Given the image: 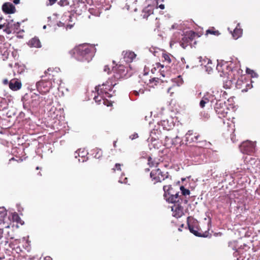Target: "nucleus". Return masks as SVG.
Here are the masks:
<instances>
[{
  "label": "nucleus",
  "mask_w": 260,
  "mask_h": 260,
  "mask_svg": "<svg viewBox=\"0 0 260 260\" xmlns=\"http://www.w3.org/2000/svg\"><path fill=\"white\" fill-rule=\"evenodd\" d=\"M95 48L86 44L79 45L70 51V53L80 61H91L94 55Z\"/></svg>",
  "instance_id": "1"
},
{
  "label": "nucleus",
  "mask_w": 260,
  "mask_h": 260,
  "mask_svg": "<svg viewBox=\"0 0 260 260\" xmlns=\"http://www.w3.org/2000/svg\"><path fill=\"white\" fill-rule=\"evenodd\" d=\"M150 177L154 184L161 182L167 179L172 180V177L169 175L168 172L162 171L159 168L151 171Z\"/></svg>",
  "instance_id": "2"
},
{
  "label": "nucleus",
  "mask_w": 260,
  "mask_h": 260,
  "mask_svg": "<svg viewBox=\"0 0 260 260\" xmlns=\"http://www.w3.org/2000/svg\"><path fill=\"white\" fill-rule=\"evenodd\" d=\"M187 225L189 231L195 236L201 237H207L209 235L208 231L203 232L199 227L198 221L193 218H187Z\"/></svg>",
  "instance_id": "3"
},
{
  "label": "nucleus",
  "mask_w": 260,
  "mask_h": 260,
  "mask_svg": "<svg viewBox=\"0 0 260 260\" xmlns=\"http://www.w3.org/2000/svg\"><path fill=\"white\" fill-rule=\"evenodd\" d=\"M164 191V197L168 203H174L180 201V192L176 191L171 185H164L163 186Z\"/></svg>",
  "instance_id": "4"
},
{
  "label": "nucleus",
  "mask_w": 260,
  "mask_h": 260,
  "mask_svg": "<svg viewBox=\"0 0 260 260\" xmlns=\"http://www.w3.org/2000/svg\"><path fill=\"white\" fill-rule=\"evenodd\" d=\"M116 84L115 81H113L112 78L109 79L106 83L96 86L95 90L98 94L101 93V94H104L108 98H110L112 96V94L109 93L108 91H111Z\"/></svg>",
  "instance_id": "5"
},
{
  "label": "nucleus",
  "mask_w": 260,
  "mask_h": 260,
  "mask_svg": "<svg viewBox=\"0 0 260 260\" xmlns=\"http://www.w3.org/2000/svg\"><path fill=\"white\" fill-rule=\"evenodd\" d=\"M214 110L219 118L228 117V119L230 118V117H228V114L231 110L227 106L225 101L221 100H217L214 106Z\"/></svg>",
  "instance_id": "6"
},
{
  "label": "nucleus",
  "mask_w": 260,
  "mask_h": 260,
  "mask_svg": "<svg viewBox=\"0 0 260 260\" xmlns=\"http://www.w3.org/2000/svg\"><path fill=\"white\" fill-rule=\"evenodd\" d=\"M112 71L113 72L112 78H114L115 81L124 78L127 73V69L121 64H116L115 66L113 67Z\"/></svg>",
  "instance_id": "7"
},
{
  "label": "nucleus",
  "mask_w": 260,
  "mask_h": 260,
  "mask_svg": "<svg viewBox=\"0 0 260 260\" xmlns=\"http://www.w3.org/2000/svg\"><path fill=\"white\" fill-rule=\"evenodd\" d=\"M255 146L256 144L254 142L246 141L243 142L239 147L243 153L250 155L255 152Z\"/></svg>",
  "instance_id": "8"
},
{
  "label": "nucleus",
  "mask_w": 260,
  "mask_h": 260,
  "mask_svg": "<svg viewBox=\"0 0 260 260\" xmlns=\"http://www.w3.org/2000/svg\"><path fill=\"white\" fill-rule=\"evenodd\" d=\"M38 90L42 94L49 91L52 86V81L50 80H42L37 83Z\"/></svg>",
  "instance_id": "9"
},
{
  "label": "nucleus",
  "mask_w": 260,
  "mask_h": 260,
  "mask_svg": "<svg viewBox=\"0 0 260 260\" xmlns=\"http://www.w3.org/2000/svg\"><path fill=\"white\" fill-rule=\"evenodd\" d=\"M185 141L188 144L203 142V141L201 140V135L199 133L194 132L193 130H189L185 134Z\"/></svg>",
  "instance_id": "10"
},
{
  "label": "nucleus",
  "mask_w": 260,
  "mask_h": 260,
  "mask_svg": "<svg viewBox=\"0 0 260 260\" xmlns=\"http://www.w3.org/2000/svg\"><path fill=\"white\" fill-rule=\"evenodd\" d=\"M46 76L48 77V79L55 82L59 81L60 79V69L58 68H49L45 72Z\"/></svg>",
  "instance_id": "11"
},
{
  "label": "nucleus",
  "mask_w": 260,
  "mask_h": 260,
  "mask_svg": "<svg viewBox=\"0 0 260 260\" xmlns=\"http://www.w3.org/2000/svg\"><path fill=\"white\" fill-rule=\"evenodd\" d=\"M174 205L172 207L173 216L179 218L184 215V203H181V201L173 203Z\"/></svg>",
  "instance_id": "12"
},
{
  "label": "nucleus",
  "mask_w": 260,
  "mask_h": 260,
  "mask_svg": "<svg viewBox=\"0 0 260 260\" xmlns=\"http://www.w3.org/2000/svg\"><path fill=\"white\" fill-rule=\"evenodd\" d=\"M161 58L163 64H161L159 62L156 63V68H159L160 67L161 68H163L165 66H169L175 60V58L173 56L167 52L162 53Z\"/></svg>",
  "instance_id": "13"
},
{
  "label": "nucleus",
  "mask_w": 260,
  "mask_h": 260,
  "mask_svg": "<svg viewBox=\"0 0 260 260\" xmlns=\"http://www.w3.org/2000/svg\"><path fill=\"white\" fill-rule=\"evenodd\" d=\"M20 27V23L19 22H15L13 20H7L6 24V28L4 29L7 34L15 33L17 32Z\"/></svg>",
  "instance_id": "14"
},
{
  "label": "nucleus",
  "mask_w": 260,
  "mask_h": 260,
  "mask_svg": "<svg viewBox=\"0 0 260 260\" xmlns=\"http://www.w3.org/2000/svg\"><path fill=\"white\" fill-rule=\"evenodd\" d=\"M252 85L251 82L248 81L246 78L238 79L236 82V87L241 90L242 92H246L249 89L251 88Z\"/></svg>",
  "instance_id": "15"
},
{
  "label": "nucleus",
  "mask_w": 260,
  "mask_h": 260,
  "mask_svg": "<svg viewBox=\"0 0 260 260\" xmlns=\"http://www.w3.org/2000/svg\"><path fill=\"white\" fill-rule=\"evenodd\" d=\"M31 104L35 106L39 105L43 100H44L48 105H51L53 103L52 98L51 97V98H50L49 96H48L47 98L46 99V97L40 96L38 94H34L31 96Z\"/></svg>",
  "instance_id": "16"
},
{
  "label": "nucleus",
  "mask_w": 260,
  "mask_h": 260,
  "mask_svg": "<svg viewBox=\"0 0 260 260\" xmlns=\"http://www.w3.org/2000/svg\"><path fill=\"white\" fill-rule=\"evenodd\" d=\"M180 190H181V194H179L180 197V201L181 203H184V205H186L188 201V198H187V196H189L190 191L189 189L185 188L183 186L180 187Z\"/></svg>",
  "instance_id": "17"
},
{
  "label": "nucleus",
  "mask_w": 260,
  "mask_h": 260,
  "mask_svg": "<svg viewBox=\"0 0 260 260\" xmlns=\"http://www.w3.org/2000/svg\"><path fill=\"white\" fill-rule=\"evenodd\" d=\"M154 9L153 5H148L143 9L141 16L143 18L147 19L149 16L153 14Z\"/></svg>",
  "instance_id": "18"
},
{
  "label": "nucleus",
  "mask_w": 260,
  "mask_h": 260,
  "mask_svg": "<svg viewBox=\"0 0 260 260\" xmlns=\"http://www.w3.org/2000/svg\"><path fill=\"white\" fill-rule=\"evenodd\" d=\"M87 154L88 153L86 151L79 149L75 152V157L76 158H77L78 156L79 157L78 159L79 162H84L87 159V157H86Z\"/></svg>",
  "instance_id": "19"
},
{
  "label": "nucleus",
  "mask_w": 260,
  "mask_h": 260,
  "mask_svg": "<svg viewBox=\"0 0 260 260\" xmlns=\"http://www.w3.org/2000/svg\"><path fill=\"white\" fill-rule=\"evenodd\" d=\"M2 9L6 14H13L16 11L15 6L10 3H5L3 4Z\"/></svg>",
  "instance_id": "20"
},
{
  "label": "nucleus",
  "mask_w": 260,
  "mask_h": 260,
  "mask_svg": "<svg viewBox=\"0 0 260 260\" xmlns=\"http://www.w3.org/2000/svg\"><path fill=\"white\" fill-rule=\"evenodd\" d=\"M9 86L11 90L17 91L21 88L22 84L21 82L18 80L12 79L10 81Z\"/></svg>",
  "instance_id": "21"
},
{
  "label": "nucleus",
  "mask_w": 260,
  "mask_h": 260,
  "mask_svg": "<svg viewBox=\"0 0 260 260\" xmlns=\"http://www.w3.org/2000/svg\"><path fill=\"white\" fill-rule=\"evenodd\" d=\"M9 228V226H6L5 229L0 228V239H2L3 238H5L7 240L14 238V237L10 234V232L8 231Z\"/></svg>",
  "instance_id": "22"
},
{
  "label": "nucleus",
  "mask_w": 260,
  "mask_h": 260,
  "mask_svg": "<svg viewBox=\"0 0 260 260\" xmlns=\"http://www.w3.org/2000/svg\"><path fill=\"white\" fill-rule=\"evenodd\" d=\"M123 58L127 62H132L136 57V54L134 52L130 51H123Z\"/></svg>",
  "instance_id": "23"
},
{
  "label": "nucleus",
  "mask_w": 260,
  "mask_h": 260,
  "mask_svg": "<svg viewBox=\"0 0 260 260\" xmlns=\"http://www.w3.org/2000/svg\"><path fill=\"white\" fill-rule=\"evenodd\" d=\"M27 44L30 47L41 48L42 46L40 40L36 37L31 39Z\"/></svg>",
  "instance_id": "24"
},
{
  "label": "nucleus",
  "mask_w": 260,
  "mask_h": 260,
  "mask_svg": "<svg viewBox=\"0 0 260 260\" xmlns=\"http://www.w3.org/2000/svg\"><path fill=\"white\" fill-rule=\"evenodd\" d=\"M212 100V96L209 93L204 94L200 102V106L203 108L205 107L206 104L208 103L210 101Z\"/></svg>",
  "instance_id": "25"
},
{
  "label": "nucleus",
  "mask_w": 260,
  "mask_h": 260,
  "mask_svg": "<svg viewBox=\"0 0 260 260\" xmlns=\"http://www.w3.org/2000/svg\"><path fill=\"white\" fill-rule=\"evenodd\" d=\"M242 29L240 27V24H238L236 28L234 29L232 36L235 39H237L242 36Z\"/></svg>",
  "instance_id": "26"
},
{
  "label": "nucleus",
  "mask_w": 260,
  "mask_h": 260,
  "mask_svg": "<svg viewBox=\"0 0 260 260\" xmlns=\"http://www.w3.org/2000/svg\"><path fill=\"white\" fill-rule=\"evenodd\" d=\"M191 42L190 41V40H188L185 36H184L180 42V45L183 49H186L187 47L191 45Z\"/></svg>",
  "instance_id": "27"
},
{
  "label": "nucleus",
  "mask_w": 260,
  "mask_h": 260,
  "mask_svg": "<svg viewBox=\"0 0 260 260\" xmlns=\"http://www.w3.org/2000/svg\"><path fill=\"white\" fill-rule=\"evenodd\" d=\"M203 149L201 147H193L191 148L190 152L193 156H198L202 153Z\"/></svg>",
  "instance_id": "28"
},
{
  "label": "nucleus",
  "mask_w": 260,
  "mask_h": 260,
  "mask_svg": "<svg viewBox=\"0 0 260 260\" xmlns=\"http://www.w3.org/2000/svg\"><path fill=\"white\" fill-rule=\"evenodd\" d=\"M229 75L231 77V79L236 80L239 79V71L236 69H233L231 71Z\"/></svg>",
  "instance_id": "29"
},
{
  "label": "nucleus",
  "mask_w": 260,
  "mask_h": 260,
  "mask_svg": "<svg viewBox=\"0 0 260 260\" xmlns=\"http://www.w3.org/2000/svg\"><path fill=\"white\" fill-rule=\"evenodd\" d=\"M196 35L197 34L196 32L190 30L189 31H187L184 36H185V37L188 40H190V41L192 42L193 40L194 39Z\"/></svg>",
  "instance_id": "30"
},
{
  "label": "nucleus",
  "mask_w": 260,
  "mask_h": 260,
  "mask_svg": "<svg viewBox=\"0 0 260 260\" xmlns=\"http://www.w3.org/2000/svg\"><path fill=\"white\" fill-rule=\"evenodd\" d=\"M213 35L214 36H218L220 33L218 30H216L215 29L214 27H211L208 29H207L206 31V35Z\"/></svg>",
  "instance_id": "31"
},
{
  "label": "nucleus",
  "mask_w": 260,
  "mask_h": 260,
  "mask_svg": "<svg viewBox=\"0 0 260 260\" xmlns=\"http://www.w3.org/2000/svg\"><path fill=\"white\" fill-rule=\"evenodd\" d=\"M104 94H101V93L98 94L97 96H94V100L98 104H101L103 103V100H104Z\"/></svg>",
  "instance_id": "32"
},
{
  "label": "nucleus",
  "mask_w": 260,
  "mask_h": 260,
  "mask_svg": "<svg viewBox=\"0 0 260 260\" xmlns=\"http://www.w3.org/2000/svg\"><path fill=\"white\" fill-rule=\"evenodd\" d=\"M168 122V120H164L160 121L161 124L164 127V128L169 131L172 128V126L173 124L169 125Z\"/></svg>",
  "instance_id": "33"
},
{
  "label": "nucleus",
  "mask_w": 260,
  "mask_h": 260,
  "mask_svg": "<svg viewBox=\"0 0 260 260\" xmlns=\"http://www.w3.org/2000/svg\"><path fill=\"white\" fill-rule=\"evenodd\" d=\"M148 164L150 167H157V162H156L151 157L148 158Z\"/></svg>",
  "instance_id": "34"
},
{
  "label": "nucleus",
  "mask_w": 260,
  "mask_h": 260,
  "mask_svg": "<svg viewBox=\"0 0 260 260\" xmlns=\"http://www.w3.org/2000/svg\"><path fill=\"white\" fill-rule=\"evenodd\" d=\"M0 53L1 54L7 56L9 55V51H8L7 49H6L5 48H4L3 49H2V47H0Z\"/></svg>",
  "instance_id": "35"
},
{
  "label": "nucleus",
  "mask_w": 260,
  "mask_h": 260,
  "mask_svg": "<svg viewBox=\"0 0 260 260\" xmlns=\"http://www.w3.org/2000/svg\"><path fill=\"white\" fill-rule=\"evenodd\" d=\"M122 164L117 163L115 164L114 168L112 169L113 172H115L116 170L121 171V167L122 166Z\"/></svg>",
  "instance_id": "36"
},
{
  "label": "nucleus",
  "mask_w": 260,
  "mask_h": 260,
  "mask_svg": "<svg viewBox=\"0 0 260 260\" xmlns=\"http://www.w3.org/2000/svg\"><path fill=\"white\" fill-rule=\"evenodd\" d=\"M106 97V96L105 95L104 100H103V104L108 107L112 106V102L108 100L107 99H105Z\"/></svg>",
  "instance_id": "37"
},
{
  "label": "nucleus",
  "mask_w": 260,
  "mask_h": 260,
  "mask_svg": "<svg viewBox=\"0 0 260 260\" xmlns=\"http://www.w3.org/2000/svg\"><path fill=\"white\" fill-rule=\"evenodd\" d=\"M58 4L61 7H64L68 5L69 3L68 0H60L58 2Z\"/></svg>",
  "instance_id": "38"
},
{
  "label": "nucleus",
  "mask_w": 260,
  "mask_h": 260,
  "mask_svg": "<svg viewBox=\"0 0 260 260\" xmlns=\"http://www.w3.org/2000/svg\"><path fill=\"white\" fill-rule=\"evenodd\" d=\"M95 151H96V153L95 155V157L97 158H100L102 156V151L100 149H96Z\"/></svg>",
  "instance_id": "39"
},
{
  "label": "nucleus",
  "mask_w": 260,
  "mask_h": 260,
  "mask_svg": "<svg viewBox=\"0 0 260 260\" xmlns=\"http://www.w3.org/2000/svg\"><path fill=\"white\" fill-rule=\"evenodd\" d=\"M144 92V90L143 89H140L139 91H137V90L133 91V93L136 96L139 95L140 94H143Z\"/></svg>",
  "instance_id": "40"
},
{
  "label": "nucleus",
  "mask_w": 260,
  "mask_h": 260,
  "mask_svg": "<svg viewBox=\"0 0 260 260\" xmlns=\"http://www.w3.org/2000/svg\"><path fill=\"white\" fill-rule=\"evenodd\" d=\"M104 71L105 72L107 73V74H110V73L111 72V70L109 67L108 65L105 66L104 68Z\"/></svg>",
  "instance_id": "41"
},
{
  "label": "nucleus",
  "mask_w": 260,
  "mask_h": 260,
  "mask_svg": "<svg viewBox=\"0 0 260 260\" xmlns=\"http://www.w3.org/2000/svg\"><path fill=\"white\" fill-rule=\"evenodd\" d=\"M39 260H52V259L50 256H47L44 257H40Z\"/></svg>",
  "instance_id": "42"
},
{
  "label": "nucleus",
  "mask_w": 260,
  "mask_h": 260,
  "mask_svg": "<svg viewBox=\"0 0 260 260\" xmlns=\"http://www.w3.org/2000/svg\"><path fill=\"white\" fill-rule=\"evenodd\" d=\"M49 2V4H48L47 5H50V6H52L53 5H54L57 1V0H48Z\"/></svg>",
  "instance_id": "43"
},
{
  "label": "nucleus",
  "mask_w": 260,
  "mask_h": 260,
  "mask_svg": "<svg viewBox=\"0 0 260 260\" xmlns=\"http://www.w3.org/2000/svg\"><path fill=\"white\" fill-rule=\"evenodd\" d=\"M158 5V7L160 9H165V5L164 4H160V5Z\"/></svg>",
  "instance_id": "44"
},
{
  "label": "nucleus",
  "mask_w": 260,
  "mask_h": 260,
  "mask_svg": "<svg viewBox=\"0 0 260 260\" xmlns=\"http://www.w3.org/2000/svg\"><path fill=\"white\" fill-rule=\"evenodd\" d=\"M13 218L14 219H15L16 220H17L18 218L20 219L19 217L18 216V215L17 214L14 215L13 216Z\"/></svg>",
  "instance_id": "45"
},
{
  "label": "nucleus",
  "mask_w": 260,
  "mask_h": 260,
  "mask_svg": "<svg viewBox=\"0 0 260 260\" xmlns=\"http://www.w3.org/2000/svg\"><path fill=\"white\" fill-rule=\"evenodd\" d=\"M3 83L5 85H7L8 84V83L9 84V82H8V80L7 79H5L4 80H3Z\"/></svg>",
  "instance_id": "46"
},
{
  "label": "nucleus",
  "mask_w": 260,
  "mask_h": 260,
  "mask_svg": "<svg viewBox=\"0 0 260 260\" xmlns=\"http://www.w3.org/2000/svg\"><path fill=\"white\" fill-rule=\"evenodd\" d=\"M221 67H222L221 65H220L219 64H217V69L218 70V71L220 72L221 71Z\"/></svg>",
  "instance_id": "47"
},
{
  "label": "nucleus",
  "mask_w": 260,
  "mask_h": 260,
  "mask_svg": "<svg viewBox=\"0 0 260 260\" xmlns=\"http://www.w3.org/2000/svg\"><path fill=\"white\" fill-rule=\"evenodd\" d=\"M164 0H156L157 5L159 4L160 2H164Z\"/></svg>",
  "instance_id": "48"
},
{
  "label": "nucleus",
  "mask_w": 260,
  "mask_h": 260,
  "mask_svg": "<svg viewBox=\"0 0 260 260\" xmlns=\"http://www.w3.org/2000/svg\"><path fill=\"white\" fill-rule=\"evenodd\" d=\"M6 24H0V29L3 28L4 27H6Z\"/></svg>",
  "instance_id": "49"
},
{
  "label": "nucleus",
  "mask_w": 260,
  "mask_h": 260,
  "mask_svg": "<svg viewBox=\"0 0 260 260\" xmlns=\"http://www.w3.org/2000/svg\"><path fill=\"white\" fill-rule=\"evenodd\" d=\"M250 72H253V71H251V70H250V69H247V70H246V72H247V73L250 74Z\"/></svg>",
  "instance_id": "50"
},
{
  "label": "nucleus",
  "mask_w": 260,
  "mask_h": 260,
  "mask_svg": "<svg viewBox=\"0 0 260 260\" xmlns=\"http://www.w3.org/2000/svg\"><path fill=\"white\" fill-rule=\"evenodd\" d=\"M116 143H117V141H115L113 142V146H114V148L116 147Z\"/></svg>",
  "instance_id": "51"
},
{
  "label": "nucleus",
  "mask_w": 260,
  "mask_h": 260,
  "mask_svg": "<svg viewBox=\"0 0 260 260\" xmlns=\"http://www.w3.org/2000/svg\"><path fill=\"white\" fill-rule=\"evenodd\" d=\"M171 87H169L168 88V93H171V94L172 93V92H171Z\"/></svg>",
  "instance_id": "52"
},
{
  "label": "nucleus",
  "mask_w": 260,
  "mask_h": 260,
  "mask_svg": "<svg viewBox=\"0 0 260 260\" xmlns=\"http://www.w3.org/2000/svg\"><path fill=\"white\" fill-rule=\"evenodd\" d=\"M138 137V134H135L134 135V137L132 138V139H134L135 138H137Z\"/></svg>",
  "instance_id": "53"
},
{
  "label": "nucleus",
  "mask_w": 260,
  "mask_h": 260,
  "mask_svg": "<svg viewBox=\"0 0 260 260\" xmlns=\"http://www.w3.org/2000/svg\"><path fill=\"white\" fill-rule=\"evenodd\" d=\"M224 94L226 95V93L225 91H223V95Z\"/></svg>",
  "instance_id": "54"
},
{
  "label": "nucleus",
  "mask_w": 260,
  "mask_h": 260,
  "mask_svg": "<svg viewBox=\"0 0 260 260\" xmlns=\"http://www.w3.org/2000/svg\"><path fill=\"white\" fill-rule=\"evenodd\" d=\"M36 169H37V170H39V167H37L36 168Z\"/></svg>",
  "instance_id": "55"
},
{
  "label": "nucleus",
  "mask_w": 260,
  "mask_h": 260,
  "mask_svg": "<svg viewBox=\"0 0 260 260\" xmlns=\"http://www.w3.org/2000/svg\"><path fill=\"white\" fill-rule=\"evenodd\" d=\"M146 171H149V169H146Z\"/></svg>",
  "instance_id": "56"
},
{
  "label": "nucleus",
  "mask_w": 260,
  "mask_h": 260,
  "mask_svg": "<svg viewBox=\"0 0 260 260\" xmlns=\"http://www.w3.org/2000/svg\"><path fill=\"white\" fill-rule=\"evenodd\" d=\"M113 63L114 64L115 63V61L113 60Z\"/></svg>",
  "instance_id": "57"
},
{
  "label": "nucleus",
  "mask_w": 260,
  "mask_h": 260,
  "mask_svg": "<svg viewBox=\"0 0 260 260\" xmlns=\"http://www.w3.org/2000/svg\"><path fill=\"white\" fill-rule=\"evenodd\" d=\"M162 76L163 77H165V75H164V74H162Z\"/></svg>",
  "instance_id": "58"
}]
</instances>
